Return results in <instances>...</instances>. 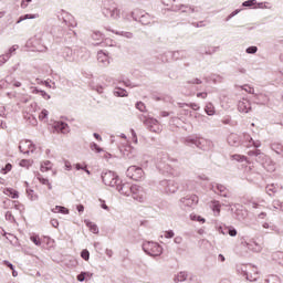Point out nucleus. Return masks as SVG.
<instances>
[{"label":"nucleus","mask_w":283,"mask_h":283,"mask_svg":"<svg viewBox=\"0 0 283 283\" xmlns=\"http://www.w3.org/2000/svg\"><path fill=\"white\" fill-rule=\"evenodd\" d=\"M27 195L29 200H31L32 202L39 200V195L34 193V191L30 188L27 189Z\"/></svg>","instance_id":"nucleus-32"},{"label":"nucleus","mask_w":283,"mask_h":283,"mask_svg":"<svg viewBox=\"0 0 283 283\" xmlns=\"http://www.w3.org/2000/svg\"><path fill=\"white\" fill-rule=\"evenodd\" d=\"M234 214L237 220H244L247 218V210L242 208V205L237 203L234 205Z\"/></svg>","instance_id":"nucleus-21"},{"label":"nucleus","mask_w":283,"mask_h":283,"mask_svg":"<svg viewBox=\"0 0 283 283\" xmlns=\"http://www.w3.org/2000/svg\"><path fill=\"white\" fill-rule=\"evenodd\" d=\"M49 114H50V112H48V109H42L40 115H39L40 120H48V115Z\"/></svg>","instance_id":"nucleus-51"},{"label":"nucleus","mask_w":283,"mask_h":283,"mask_svg":"<svg viewBox=\"0 0 283 283\" xmlns=\"http://www.w3.org/2000/svg\"><path fill=\"white\" fill-rule=\"evenodd\" d=\"M186 147H192L207 151L211 147V140L198 136H189L184 139Z\"/></svg>","instance_id":"nucleus-3"},{"label":"nucleus","mask_w":283,"mask_h":283,"mask_svg":"<svg viewBox=\"0 0 283 283\" xmlns=\"http://www.w3.org/2000/svg\"><path fill=\"white\" fill-rule=\"evenodd\" d=\"M180 107H190V109H193L195 112H198V109H200V106L196 103H191V104L184 103L180 105Z\"/></svg>","instance_id":"nucleus-41"},{"label":"nucleus","mask_w":283,"mask_h":283,"mask_svg":"<svg viewBox=\"0 0 283 283\" xmlns=\"http://www.w3.org/2000/svg\"><path fill=\"white\" fill-rule=\"evenodd\" d=\"M90 147H91L92 151H96V154H101L103 151V148L94 142L90 144Z\"/></svg>","instance_id":"nucleus-40"},{"label":"nucleus","mask_w":283,"mask_h":283,"mask_svg":"<svg viewBox=\"0 0 283 283\" xmlns=\"http://www.w3.org/2000/svg\"><path fill=\"white\" fill-rule=\"evenodd\" d=\"M142 120L150 132H156L154 125H158V119L144 117Z\"/></svg>","instance_id":"nucleus-22"},{"label":"nucleus","mask_w":283,"mask_h":283,"mask_svg":"<svg viewBox=\"0 0 283 283\" xmlns=\"http://www.w3.org/2000/svg\"><path fill=\"white\" fill-rule=\"evenodd\" d=\"M228 145L231 147H240V145H242V137L235 133H231L228 136Z\"/></svg>","instance_id":"nucleus-18"},{"label":"nucleus","mask_w":283,"mask_h":283,"mask_svg":"<svg viewBox=\"0 0 283 283\" xmlns=\"http://www.w3.org/2000/svg\"><path fill=\"white\" fill-rule=\"evenodd\" d=\"M187 272H179L176 276H175V282H185L187 280Z\"/></svg>","instance_id":"nucleus-36"},{"label":"nucleus","mask_w":283,"mask_h":283,"mask_svg":"<svg viewBox=\"0 0 283 283\" xmlns=\"http://www.w3.org/2000/svg\"><path fill=\"white\" fill-rule=\"evenodd\" d=\"M53 129L61 132V134H70V125L65 122H54Z\"/></svg>","instance_id":"nucleus-19"},{"label":"nucleus","mask_w":283,"mask_h":283,"mask_svg":"<svg viewBox=\"0 0 283 283\" xmlns=\"http://www.w3.org/2000/svg\"><path fill=\"white\" fill-rule=\"evenodd\" d=\"M117 191L123 196H132V185L129 182H124L119 180L117 186H115Z\"/></svg>","instance_id":"nucleus-14"},{"label":"nucleus","mask_w":283,"mask_h":283,"mask_svg":"<svg viewBox=\"0 0 283 283\" xmlns=\"http://www.w3.org/2000/svg\"><path fill=\"white\" fill-rule=\"evenodd\" d=\"M255 3H258L256 0H247L242 3L243 8H253V6H255Z\"/></svg>","instance_id":"nucleus-47"},{"label":"nucleus","mask_w":283,"mask_h":283,"mask_svg":"<svg viewBox=\"0 0 283 283\" xmlns=\"http://www.w3.org/2000/svg\"><path fill=\"white\" fill-rule=\"evenodd\" d=\"M114 34H118L119 36H125L126 39H132L134 34L132 32H118V31H112Z\"/></svg>","instance_id":"nucleus-45"},{"label":"nucleus","mask_w":283,"mask_h":283,"mask_svg":"<svg viewBox=\"0 0 283 283\" xmlns=\"http://www.w3.org/2000/svg\"><path fill=\"white\" fill-rule=\"evenodd\" d=\"M28 19H39V13H27L21 15L15 23H21L23 21H28Z\"/></svg>","instance_id":"nucleus-25"},{"label":"nucleus","mask_w":283,"mask_h":283,"mask_svg":"<svg viewBox=\"0 0 283 283\" xmlns=\"http://www.w3.org/2000/svg\"><path fill=\"white\" fill-rule=\"evenodd\" d=\"M20 167H24L25 169H30V167H32V161H30V159H22L20 161Z\"/></svg>","instance_id":"nucleus-44"},{"label":"nucleus","mask_w":283,"mask_h":283,"mask_svg":"<svg viewBox=\"0 0 283 283\" xmlns=\"http://www.w3.org/2000/svg\"><path fill=\"white\" fill-rule=\"evenodd\" d=\"M119 83H123L125 87H136V85L132 84L129 80H119Z\"/></svg>","instance_id":"nucleus-60"},{"label":"nucleus","mask_w":283,"mask_h":283,"mask_svg":"<svg viewBox=\"0 0 283 283\" xmlns=\"http://www.w3.org/2000/svg\"><path fill=\"white\" fill-rule=\"evenodd\" d=\"M17 50H19V45H13V46H11V48L9 49V51L6 53V55L9 56V59H10V56H12V54H13L14 52H17Z\"/></svg>","instance_id":"nucleus-57"},{"label":"nucleus","mask_w":283,"mask_h":283,"mask_svg":"<svg viewBox=\"0 0 283 283\" xmlns=\"http://www.w3.org/2000/svg\"><path fill=\"white\" fill-rule=\"evenodd\" d=\"M114 96H117V97H119V98H125V97L128 96L127 90H125V88H123V87H120V86H117V87H115V90H114Z\"/></svg>","instance_id":"nucleus-24"},{"label":"nucleus","mask_w":283,"mask_h":283,"mask_svg":"<svg viewBox=\"0 0 283 283\" xmlns=\"http://www.w3.org/2000/svg\"><path fill=\"white\" fill-rule=\"evenodd\" d=\"M64 23L67 28H76V21H74L72 15H70L69 19H64Z\"/></svg>","instance_id":"nucleus-37"},{"label":"nucleus","mask_w":283,"mask_h":283,"mask_svg":"<svg viewBox=\"0 0 283 283\" xmlns=\"http://www.w3.org/2000/svg\"><path fill=\"white\" fill-rule=\"evenodd\" d=\"M266 191H268V193H277V188H275V185H269V186H266Z\"/></svg>","instance_id":"nucleus-58"},{"label":"nucleus","mask_w":283,"mask_h":283,"mask_svg":"<svg viewBox=\"0 0 283 283\" xmlns=\"http://www.w3.org/2000/svg\"><path fill=\"white\" fill-rule=\"evenodd\" d=\"M9 171H12V164H6V166L1 169V174H9Z\"/></svg>","instance_id":"nucleus-56"},{"label":"nucleus","mask_w":283,"mask_h":283,"mask_svg":"<svg viewBox=\"0 0 283 283\" xmlns=\"http://www.w3.org/2000/svg\"><path fill=\"white\" fill-rule=\"evenodd\" d=\"M248 156L253 158L259 165H262L263 169L273 174L275 171V163L271 160V157L262 153L261 149H253L248 151Z\"/></svg>","instance_id":"nucleus-1"},{"label":"nucleus","mask_w":283,"mask_h":283,"mask_svg":"<svg viewBox=\"0 0 283 283\" xmlns=\"http://www.w3.org/2000/svg\"><path fill=\"white\" fill-rule=\"evenodd\" d=\"M199 200L200 199L196 195H188L186 197H182L180 199V202L185 207H196V205H198Z\"/></svg>","instance_id":"nucleus-13"},{"label":"nucleus","mask_w":283,"mask_h":283,"mask_svg":"<svg viewBox=\"0 0 283 283\" xmlns=\"http://www.w3.org/2000/svg\"><path fill=\"white\" fill-rule=\"evenodd\" d=\"M176 235V233L174 232V230H168L164 233V238H167L168 240H171V238H174Z\"/></svg>","instance_id":"nucleus-59"},{"label":"nucleus","mask_w":283,"mask_h":283,"mask_svg":"<svg viewBox=\"0 0 283 283\" xmlns=\"http://www.w3.org/2000/svg\"><path fill=\"white\" fill-rule=\"evenodd\" d=\"M85 275H87V272H81L77 275V282H85L87 280Z\"/></svg>","instance_id":"nucleus-61"},{"label":"nucleus","mask_w":283,"mask_h":283,"mask_svg":"<svg viewBox=\"0 0 283 283\" xmlns=\"http://www.w3.org/2000/svg\"><path fill=\"white\" fill-rule=\"evenodd\" d=\"M102 181L107 187H116L118 185V182H120V179L118 178V176L116 174H114V171L109 170L106 172H102Z\"/></svg>","instance_id":"nucleus-6"},{"label":"nucleus","mask_w":283,"mask_h":283,"mask_svg":"<svg viewBox=\"0 0 283 283\" xmlns=\"http://www.w3.org/2000/svg\"><path fill=\"white\" fill-rule=\"evenodd\" d=\"M9 60H10V55H7V54L0 55V65L8 63Z\"/></svg>","instance_id":"nucleus-62"},{"label":"nucleus","mask_w":283,"mask_h":283,"mask_svg":"<svg viewBox=\"0 0 283 283\" xmlns=\"http://www.w3.org/2000/svg\"><path fill=\"white\" fill-rule=\"evenodd\" d=\"M214 188L217 189L216 193H219L222 198H227L228 197L229 192L227 190V187H224L221 184H216Z\"/></svg>","instance_id":"nucleus-23"},{"label":"nucleus","mask_w":283,"mask_h":283,"mask_svg":"<svg viewBox=\"0 0 283 283\" xmlns=\"http://www.w3.org/2000/svg\"><path fill=\"white\" fill-rule=\"evenodd\" d=\"M51 32L55 39H63L64 43H74V41H76V31L72 29L55 27Z\"/></svg>","instance_id":"nucleus-4"},{"label":"nucleus","mask_w":283,"mask_h":283,"mask_svg":"<svg viewBox=\"0 0 283 283\" xmlns=\"http://www.w3.org/2000/svg\"><path fill=\"white\" fill-rule=\"evenodd\" d=\"M132 18L134 19V21H139L142 25H149V23H151V15H149V13H144L138 17L136 15V11H133Z\"/></svg>","instance_id":"nucleus-15"},{"label":"nucleus","mask_w":283,"mask_h":283,"mask_svg":"<svg viewBox=\"0 0 283 283\" xmlns=\"http://www.w3.org/2000/svg\"><path fill=\"white\" fill-rule=\"evenodd\" d=\"M205 112L206 114H208V116H213V114H216V108L213 107V104H207L205 107Z\"/></svg>","instance_id":"nucleus-35"},{"label":"nucleus","mask_w":283,"mask_h":283,"mask_svg":"<svg viewBox=\"0 0 283 283\" xmlns=\"http://www.w3.org/2000/svg\"><path fill=\"white\" fill-rule=\"evenodd\" d=\"M50 169H52V161L46 160V161H44L43 164H41L40 170H41L42 172L50 171Z\"/></svg>","instance_id":"nucleus-34"},{"label":"nucleus","mask_w":283,"mask_h":283,"mask_svg":"<svg viewBox=\"0 0 283 283\" xmlns=\"http://www.w3.org/2000/svg\"><path fill=\"white\" fill-rule=\"evenodd\" d=\"M124 158H127L128 160H133V158H136V148L132 145L125 146L123 149H120Z\"/></svg>","instance_id":"nucleus-17"},{"label":"nucleus","mask_w":283,"mask_h":283,"mask_svg":"<svg viewBox=\"0 0 283 283\" xmlns=\"http://www.w3.org/2000/svg\"><path fill=\"white\" fill-rule=\"evenodd\" d=\"M263 229H270V231H274L275 233H280V229L275 224L263 223Z\"/></svg>","instance_id":"nucleus-39"},{"label":"nucleus","mask_w":283,"mask_h":283,"mask_svg":"<svg viewBox=\"0 0 283 283\" xmlns=\"http://www.w3.org/2000/svg\"><path fill=\"white\" fill-rule=\"evenodd\" d=\"M159 185L165 193H176L178 191V184H175L172 180L165 179Z\"/></svg>","instance_id":"nucleus-9"},{"label":"nucleus","mask_w":283,"mask_h":283,"mask_svg":"<svg viewBox=\"0 0 283 283\" xmlns=\"http://www.w3.org/2000/svg\"><path fill=\"white\" fill-rule=\"evenodd\" d=\"M102 13L106 19L118 20L120 17V10L116 7V2H114V0L102 1Z\"/></svg>","instance_id":"nucleus-2"},{"label":"nucleus","mask_w":283,"mask_h":283,"mask_svg":"<svg viewBox=\"0 0 283 283\" xmlns=\"http://www.w3.org/2000/svg\"><path fill=\"white\" fill-rule=\"evenodd\" d=\"M241 273L245 280L249 282H258V279L260 277V273L258 272V269L253 268V273L249 271L248 266H244L241 269Z\"/></svg>","instance_id":"nucleus-10"},{"label":"nucleus","mask_w":283,"mask_h":283,"mask_svg":"<svg viewBox=\"0 0 283 283\" xmlns=\"http://www.w3.org/2000/svg\"><path fill=\"white\" fill-rule=\"evenodd\" d=\"M272 151H275L279 156H283V145L280 143L271 144Z\"/></svg>","instance_id":"nucleus-28"},{"label":"nucleus","mask_w":283,"mask_h":283,"mask_svg":"<svg viewBox=\"0 0 283 283\" xmlns=\"http://www.w3.org/2000/svg\"><path fill=\"white\" fill-rule=\"evenodd\" d=\"M238 111L241 114H249L251 112V102L247 98L240 99L238 102Z\"/></svg>","instance_id":"nucleus-16"},{"label":"nucleus","mask_w":283,"mask_h":283,"mask_svg":"<svg viewBox=\"0 0 283 283\" xmlns=\"http://www.w3.org/2000/svg\"><path fill=\"white\" fill-rule=\"evenodd\" d=\"M30 240L35 244V247H41V238H39V235L33 234L30 237Z\"/></svg>","instance_id":"nucleus-43"},{"label":"nucleus","mask_w":283,"mask_h":283,"mask_svg":"<svg viewBox=\"0 0 283 283\" xmlns=\"http://www.w3.org/2000/svg\"><path fill=\"white\" fill-rule=\"evenodd\" d=\"M127 178H130V180H143V176H145V171H143L142 167L138 166H130L126 170Z\"/></svg>","instance_id":"nucleus-7"},{"label":"nucleus","mask_w":283,"mask_h":283,"mask_svg":"<svg viewBox=\"0 0 283 283\" xmlns=\"http://www.w3.org/2000/svg\"><path fill=\"white\" fill-rule=\"evenodd\" d=\"M92 39L94 41H101L103 39V34L99 31H95L92 33Z\"/></svg>","instance_id":"nucleus-53"},{"label":"nucleus","mask_w":283,"mask_h":283,"mask_svg":"<svg viewBox=\"0 0 283 283\" xmlns=\"http://www.w3.org/2000/svg\"><path fill=\"white\" fill-rule=\"evenodd\" d=\"M142 249L146 255H150L151 258H158V255H163V245L154 241L144 242Z\"/></svg>","instance_id":"nucleus-5"},{"label":"nucleus","mask_w":283,"mask_h":283,"mask_svg":"<svg viewBox=\"0 0 283 283\" xmlns=\"http://www.w3.org/2000/svg\"><path fill=\"white\" fill-rule=\"evenodd\" d=\"M97 61L98 63H103L104 65H109V56L103 53V51L97 53Z\"/></svg>","instance_id":"nucleus-26"},{"label":"nucleus","mask_w":283,"mask_h":283,"mask_svg":"<svg viewBox=\"0 0 283 283\" xmlns=\"http://www.w3.org/2000/svg\"><path fill=\"white\" fill-rule=\"evenodd\" d=\"M187 84L188 85H202V80L198 78V77H195L190 81H187Z\"/></svg>","instance_id":"nucleus-49"},{"label":"nucleus","mask_w":283,"mask_h":283,"mask_svg":"<svg viewBox=\"0 0 283 283\" xmlns=\"http://www.w3.org/2000/svg\"><path fill=\"white\" fill-rule=\"evenodd\" d=\"M185 56H187V51H175V52H172L174 61H178L180 59H185Z\"/></svg>","instance_id":"nucleus-30"},{"label":"nucleus","mask_w":283,"mask_h":283,"mask_svg":"<svg viewBox=\"0 0 283 283\" xmlns=\"http://www.w3.org/2000/svg\"><path fill=\"white\" fill-rule=\"evenodd\" d=\"M84 223L90 229V231H92V233H95V235H98V226H96L94 222L87 219L84 220Z\"/></svg>","instance_id":"nucleus-27"},{"label":"nucleus","mask_w":283,"mask_h":283,"mask_svg":"<svg viewBox=\"0 0 283 283\" xmlns=\"http://www.w3.org/2000/svg\"><path fill=\"white\" fill-rule=\"evenodd\" d=\"M135 107H136V109H138L139 112H145V111L147 109V106H145V103H143V102H137V103L135 104Z\"/></svg>","instance_id":"nucleus-52"},{"label":"nucleus","mask_w":283,"mask_h":283,"mask_svg":"<svg viewBox=\"0 0 283 283\" xmlns=\"http://www.w3.org/2000/svg\"><path fill=\"white\" fill-rule=\"evenodd\" d=\"M247 54H255L258 52V46H249L245 50Z\"/></svg>","instance_id":"nucleus-63"},{"label":"nucleus","mask_w":283,"mask_h":283,"mask_svg":"<svg viewBox=\"0 0 283 283\" xmlns=\"http://www.w3.org/2000/svg\"><path fill=\"white\" fill-rule=\"evenodd\" d=\"M59 54L62 56V59H64V61H67L69 63H74V61H76V52H74V50H72L70 46L61 49Z\"/></svg>","instance_id":"nucleus-8"},{"label":"nucleus","mask_w":283,"mask_h":283,"mask_svg":"<svg viewBox=\"0 0 283 283\" xmlns=\"http://www.w3.org/2000/svg\"><path fill=\"white\" fill-rule=\"evenodd\" d=\"M212 211L216 216H220V201H212Z\"/></svg>","instance_id":"nucleus-38"},{"label":"nucleus","mask_w":283,"mask_h":283,"mask_svg":"<svg viewBox=\"0 0 283 283\" xmlns=\"http://www.w3.org/2000/svg\"><path fill=\"white\" fill-rule=\"evenodd\" d=\"M190 218L191 220H195V222H200L201 224H205V222H207L205 218L198 214H191Z\"/></svg>","instance_id":"nucleus-42"},{"label":"nucleus","mask_w":283,"mask_h":283,"mask_svg":"<svg viewBox=\"0 0 283 283\" xmlns=\"http://www.w3.org/2000/svg\"><path fill=\"white\" fill-rule=\"evenodd\" d=\"M130 196L134 198V200L143 202V196H140V186L130 185Z\"/></svg>","instance_id":"nucleus-20"},{"label":"nucleus","mask_w":283,"mask_h":283,"mask_svg":"<svg viewBox=\"0 0 283 283\" xmlns=\"http://www.w3.org/2000/svg\"><path fill=\"white\" fill-rule=\"evenodd\" d=\"M6 220H8L9 222H17V219H14V214H12L11 211H7L4 214Z\"/></svg>","instance_id":"nucleus-48"},{"label":"nucleus","mask_w":283,"mask_h":283,"mask_svg":"<svg viewBox=\"0 0 283 283\" xmlns=\"http://www.w3.org/2000/svg\"><path fill=\"white\" fill-rule=\"evenodd\" d=\"M264 283H280V277L271 275L268 279H265Z\"/></svg>","instance_id":"nucleus-46"},{"label":"nucleus","mask_w":283,"mask_h":283,"mask_svg":"<svg viewBox=\"0 0 283 283\" xmlns=\"http://www.w3.org/2000/svg\"><path fill=\"white\" fill-rule=\"evenodd\" d=\"M220 50V46H213L212 49H209L203 54H207L208 56H211V54H216Z\"/></svg>","instance_id":"nucleus-55"},{"label":"nucleus","mask_w":283,"mask_h":283,"mask_svg":"<svg viewBox=\"0 0 283 283\" xmlns=\"http://www.w3.org/2000/svg\"><path fill=\"white\" fill-rule=\"evenodd\" d=\"M81 258L87 262L90 260V251L87 249L82 250Z\"/></svg>","instance_id":"nucleus-50"},{"label":"nucleus","mask_w":283,"mask_h":283,"mask_svg":"<svg viewBox=\"0 0 283 283\" xmlns=\"http://www.w3.org/2000/svg\"><path fill=\"white\" fill-rule=\"evenodd\" d=\"M19 149H20L21 154H30V151L34 153L35 146L32 143V140L25 139V140L20 142Z\"/></svg>","instance_id":"nucleus-12"},{"label":"nucleus","mask_w":283,"mask_h":283,"mask_svg":"<svg viewBox=\"0 0 283 283\" xmlns=\"http://www.w3.org/2000/svg\"><path fill=\"white\" fill-rule=\"evenodd\" d=\"M242 90H244V92H248V94H254L255 90L249 85L242 86Z\"/></svg>","instance_id":"nucleus-64"},{"label":"nucleus","mask_w":283,"mask_h":283,"mask_svg":"<svg viewBox=\"0 0 283 283\" xmlns=\"http://www.w3.org/2000/svg\"><path fill=\"white\" fill-rule=\"evenodd\" d=\"M182 8H188V12H190L191 14H193V12H198L196 7H193V6L180 4V10H182Z\"/></svg>","instance_id":"nucleus-54"},{"label":"nucleus","mask_w":283,"mask_h":283,"mask_svg":"<svg viewBox=\"0 0 283 283\" xmlns=\"http://www.w3.org/2000/svg\"><path fill=\"white\" fill-rule=\"evenodd\" d=\"M33 94H40V96H42V98H44V101H50L51 96L50 94H48L45 91L43 90H39L38 87H35L33 90Z\"/></svg>","instance_id":"nucleus-31"},{"label":"nucleus","mask_w":283,"mask_h":283,"mask_svg":"<svg viewBox=\"0 0 283 283\" xmlns=\"http://www.w3.org/2000/svg\"><path fill=\"white\" fill-rule=\"evenodd\" d=\"M216 230L219 233H222V235H230L231 238H235L238 235V230L233 227H227V226H217Z\"/></svg>","instance_id":"nucleus-11"},{"label":"nucleus","mask_w":283,"mask_h":283,"mask_svg":"<svg viewBox=\"0 0 283 283\" xmlns=\"http://www.w3.org/2000/svg\"><path fill=\"white\" fill-rule=\"evenodd\" d=\"M6 196H9L10 198H12L13 200H17V198H19V191L12 189V188H7L4 190Z\"/></svg>","instance_id":"nucleus-29"},{"label":"nucleus","mask_w":283,"mask_h":283,"mask_svg":"<svg viewBox=\"0 0 283 283\" xmlns=\"http://www.w3.org/2000/svg\"><path fill=\"white\" fill-rule=\"evenodd\" d=\"M252 142H253V137H251L249 133H243L241 145H244V143H248L249 145H251Z\"/></svg>","instance_id":"nucleus-33"}]
</instances>
